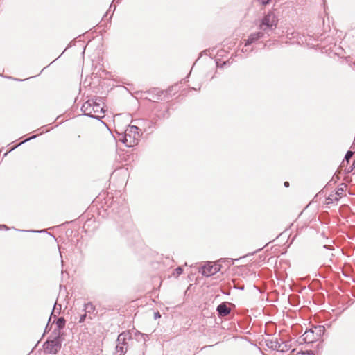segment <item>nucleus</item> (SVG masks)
Wrapping results in <instances>:
<instances>
[{
	"instance_id": "obj_1",
	"label": "nucleus",
	"mask_w": 355,
	"mask_h": 355,
	"mask_svg": "<svg viewBox=\"0 0 355 355\" xmlns=\"http://www.w3.org/2000/svg\"><path fill=\"white\" fill-rule=\"evenodd\" d=\"M82 110L85 115L94 118H102L104 116V108L96 100L89 99L82 106Z\"/></svg>"
},
{
	"instance_id": "obj_2",
	"label": "nucleus",
	"mask_w": 355,
	"mask_h": 355,
	"mask_svg": "<svg viewBox=\"0 0 355 355\" xmlns=\"http://www.w3.org/2000/svg\"><path fill=\"white\" fill-rule=\"evenodd\" d=\"M138 130L139 129L137 126L132 125L129 126L125 130V135L124 138L123 139V142L127 146H133L137 144L140 137Z\"/></svg>"
},
{
	"instance_id": "obj_3",
	"label": "nucleus",
	"mask_w": 355,
	"mask_h": 355,
	"mask_svg": "<svg viewBox=\"0 0 355 355\" xmlns=\"http://www.w3.org/2000/svg\"><path fill=\"white\" fill-rule=\"evenodd\" d=\"M60 333L53 340H47L44 343V349L49 354H55L60 350L61 347V343L59 340Z\"/></svg>"
},
{
	"instance_id": "obj_4",
	"label": "nucleus",
	"mask_w": 355,
	"mask_h": 355,
	"mask_svg": "<svg viewBox=\"0 0 355 355\" xmlns=\"http://www.w3.org/2000/svg\"><path fill=\"white\" fill-rule=\"evenodd\" d=\"M220 270V266L217 264L207 263L202 267V274L209 277L218 272Z\"/></svg>"
},
{
	"instance_id": "obj_5",
	"label": "nucleus",
	"mask_w": 355,
	"mask_h": 355,
	"mask_svg": "<svg viewBox=\"0 0 355 355\" xmlns=\"http://www.w3.org/2000/svg\"><path fill=\"white\" fill-rule=\"evenodd\" d=\"M345 187L346 185H343V187H339L335 193H331L327 198V203H333L336 201H338L339 199L344 196Z\"/></svg>"
},
{
	"instance_id": "obj_6",
	"label": "nucleus",
	"mask_w": 355,
	"mask_h": 355,
	"mask_svg": "<svg viewBox=\"0 0 355 355\" xmlns=\"http://www.w3.org/2000/svg\"><path fill=\"white\" fill-rule=\"evenodd\" d=\"M277 24V19L275 15L273 12H269L262 21V26H266L272 28Z\"/></svg>"
},
{
	"instance_id": "obj_7",
	"label": "nucleus",
	"mask_w": 355,
	"mask_h": 355,
	"mask_svg": "<svg viewBox=\"0 0 355 355\" xmlns=\"http://www.w3.org/2000/svg\"><path fill=\"white\" fill-rule=\"evenodd\" d=\"M303 340L306 343H313L318 338L316 336L315 332L313 329L306 330L303 334Z\"/></svg>"
},
{
	"instance_id": "obj_8",
	"label": "nucleus",
	"mask_w": 355,
	"mask_h": 355,
	"mask_svg": "<svg viewBox=\"0 0 355 355\" xmlns=\"http://www.w3.org/2000/svg\"><path fill=\"white\" fill-rule=\"evenodd\" d=\"M217 311L220 316H225L230 313V309L225 304L222 303L218 306Z\"/></svg>"
},
{
	"instance_id": "obj_9",
	"label": "nucleus",
	"mask_w": 355,
	"mask_h": 355,
	"mask_svg": "<svg viewBox=\"0 0 355 355\" xmlns=\"http://www.w3.org/2000/svg\"><path fill=\"white\" fill-rule=\"evenodd\" d=\"M263 34L261 33H256L251 34L248 39L246 41L245 46L250 45L252 42H255L258 39H259L261 37H262Z\"/></svg>"
},
{
	"instance_id": "obj_10",
	"label": "nucleus",
	"mask_w": 355,
	"mask_h": 355,
	"mask_svg": "<svg viewBox=\"0 0 355 355\" xmlns=\"http://www.w3.org/2000/svg\"><path fill=\"white\" fill-rule=\"evenodd\" d=\"M316 336L319 338L324 332V326H318L315 327L314 329Z\"/></svg>"
},
{
	"instance_id": "obj_11",
	"label": "nucleus",
	"mask_w": 355,
	"mask_h": 355,
	"mask_svg": "<svg viewBox=\"0 0 355 355\" xmlns=\"http://www.w3.org/2000/svg\"><path fill=\"white\" fill-rule=\"evenodd\" d=\"M65 326V320L63 318H60L56 322V327L58 330L63 329Z\"/></svg>"
},
{
	"instance_id": "obj_12",
	"label": "nucleus",
	"mask_w": 355,
	"mask_h": 355,
	"mask_svg": "<svg viewBox=\"0 0 355 355\" xmlns=\"http://www.w3.org/2000/svg\"><path fill=\"white\" fill-rule=\"evenodd\" d=\"M85 310L86 312L91 313L95 310V307L91 302H88L85 304Z\"/></svg>"
},
{
	"instance_id": "obj_13",
	"label": "nucleus",
	"mask_w": 355,
	"mask_h": 355,
	"mask_svg": "<svg viewBox=\"0 0 355 355\" xmlns=\"http://www.w3.org/2000/svg\"><path fill=\"white\" fill-rule=\"evenodd\" d=\"M182 268L181 267H178L175 270V272H173V275L178 277L182 273Z\"/></svg>"
},
{
	"instance_id": "obj_14",
	"label": "nucleus",
	"mask_w": 355,
	"mask_h": 355,
	"mask_svg": "<svg viewBox=\"0 0 355 355\" xmlns=\"http://www.w3.org/2000/svg\"><path fill=\"white\" fill-rule=\"evenodd\" d=\"M353 152L352 151H348L347 153V154L345 155V160L347 161V162H349V160L351 159V157H352L353 155Z\"/></svg>"
},
{
	"instance_id": "obj_15",
	"label": "nucleus",
	"mask_w": 355,
	"mask_h": 355,
	"mask_svg": "<svg viewBox=\"0 0 355 355\" xmlns=\"http://www.w3.org/2000/svg\"><path fill=\"white\" fill-rule=\"evenodd\" d=\"M116 350L118 352H121V353H124L125 351L123 349V346H120L119 344L116 345Z\"/></svg>"
},
{
	"instance_id": "obj_16",
	"label": "nucleus",
	"mask_w": 355,
	"mask_h": 355,
	"mask_svg": "<svg viewBox=\"0 0 355 355\" xmlns=\"http://www.w3.org/2000/svg\"><path fill=\"white\" fill-rule=\"evenodd\" d=\"M85 318H86V314H84V315H82L80 318V320H79V322H83L85 320Z\"/></svg>"
},
{
	"instance_id": "obj_17",
	"label": "nucleus",
	"mask_w": 355,
	"mask_h": 355,
	"mask_svg": "<svg viewBox=\"0 0 355 355\" xmlns=\"http://www.w3.org/2000/svg\"><path fill=\"white\" fill-rule=\"evenodd\" d=\"M125 340V337L123 334H120L118 337V342H120L121 340Z\"/></svg>"
},
{
	"instance_id": "obj_18",
	"label": "nucleus",
	"mask_w": 355,
	"mask_h": 355,
	"mask_svg": "<svg viewBox=\"0 0 355 355\" xmlns=\"http://www.w3.org/2000/svg\"><path fill=\"white\" fill-rule=\"evenodd\" d=\"M270 0H259L261 4L266 5L270 2Z\"/></svg>"
},
{
	"instance_id": "obj_19",
	"label": "nucleus",
	"mask_w": 355,
	"mask_h": 355,
	"mask_svg": "<svg viewBox=\"0 0 355 355\" xmlns=\"http://www.w3.org/2000/svg\"><path fill=\"white\" fill-rule=\"evenodd\" d=\"M154 317H155V319H157V318H159L161 317V315H160L159 312H156L154 314Z\"/></svg>"
},
{
	"instance_id": "obj_20",
	"label": "nucleus",
	"mask_w": 355,
	"mask_h": 355,
	"mask_svg": "<svg viewBox=\"0 0 355 355\" xmlns=\"http://www.w3.org/2000/svg\"><path fill=\"white\" fill-rule=\"evenodd\" d=\"M277 347H279V345H278L277 343H275V345H271L272 348H275L276 349V348H277Z\"/></svg>"
},
{
	"instance_id": "obj_21",
	"label": "nucleus",
	"mask_w": 355,
	"mask_h": 355,
	"mask_svg": "<svg viewBox=\"0 0 355 355\" xmlns=\"http://www.w3.org/2000/svg\"><path fill=\"white\" fill-rule=\"evenodd\" d=\"M284 186H285L286 187H288L289 186V183H288V182H284Z\"/></svg>"
}]
</instances>
